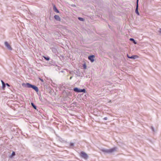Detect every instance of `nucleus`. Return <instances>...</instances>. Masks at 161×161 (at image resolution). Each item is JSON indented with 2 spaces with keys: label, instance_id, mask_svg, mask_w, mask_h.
<instances>
[{
  "label": "nucleus",
  "instance_id": "obj_1",
  "mask_svg": "<svg viewBox=\"0 0 161 161\" xmlns=\"http://www.w3.org/2000/svg\"><path fill=\"white\" fill-rule=\"evenodd\" d=\"M22 85L25 87L31 88L34 90L36 92H38L39 91L38 88L37 86L34 85H32L29 83H26L25 84L24 83L22 84Z\"/></svg>",
  "mask_w": 161,
  "mask_h": 161
},
{
  "label": "nucleus",
  "instance_id": "obj_2",
  "mask_svg": "<svg viewBox=\"0 0 161 161\" xmlns=\"http://www.w3.org/2000/svg\"><path fill=\"white\" fill-rule=\"evenodd\" d=\"M80 155L81 157L86 159L88 158L87 154L84 152H81L80 153Z\"/></svg>",
  "mask_w": 161,
  "mask_h": 161
},
{
  "label": "nucleus",
  "instance_id": "obj_3",
  "mask_svg": "<svg viewBox=\"0 0 161 161\" xmlns=\"http://www.w3.org/2000/svg\"><path fill=\"white\" fill-rule=\"evenodd\" d=\"M74 91L75 92H84V93H85L86 92V91L85 89H78L77 87L74 88Z\"/></svg>",
  "mask_w": 161,
  "mask_h": 161
},
{
  "label": "nucleus",
  "instance_id": "obj_4",
  "mask_svg": "<svg viewBox=\"0 0 161 161\" xmlns=\"http://www.w3.org/2000/svg\"><path fill=\"white\" fill-rule=\"evenodd\" d=\"M115 150V148H113L112 149L109 150H103V152L107 153H111L114 151Z\"/></svg>",
  "mask_w": 161,
  "mask_h": 161
},
{
  "label": "nucleus",
  "instance_id": "obj_5",
  "mask_svg": "<svg viewBox=\"0 0 161 161\" xmlns=\"http://www.w3.org/2000/svg\"><path fill=\"white\" fill-rule=\"evenodd\" d=\"M4 44L5 46L8 49L10 50L12 49V47H11L8 44L7 42H5L4 43Z\"/></svg>",
  "mask_w": 161,
  "mask_h": 161
},
{
  "label": "nucleus",
  "instance_id": "obj_6",
  "mask_svg": "<svg viewBox=\"0 0 161 161\" xmlns=\"http://www.w3.org/2000/svg\"><path fill=\"white\" fill-rule=\"evenodd\" d=\"M95 56L93 55L90 56L88 57V59L90 60L92 62H93L94 61V58Z\"/></svg>",
  "mask_w": 161,
  "mask_h": 161
},
{
  "label": "nucleus",
  "instance_id": "obj_7",
  "mask_svg": "<svg viewBox=\"0 0 161 161\" xmlns=\"http://www.w3.org/2000/svg\"><path fill=\"white\" fill-rule=\"evenodd\" d=\"M138 0H137V5H136V10H135V12H136V13L138 15H139V14L138 12Z\"/></svg>",
  "mask_w": 161,
  "mask_h": 161
},
{
  "label": "nucleus",
  "instance_id": "obj_8",
  "mask_svg": "<svg viewBox=\"0 0 161 161\" xmlns=\"http://www.w3.org/2000/svg\"><path fill=\"white\" fill-rule=\"evenodd\" d=\"M127 57L129 58H133V59H134L138 58V56L137 55H132L131 57H129L128 56V55H127Z\"/></svg>",
  "mask_w": 161,
  "mask_h": 161
},
{
  "label": "nucleus",
  "instance_id": "obj_9",
  "mask_svg": "<svg viewBox=\"0 0 161 161\" xmlns=\"http://www.w3.org/2000/svg\"><path fill=\"white\" fill-rule=\"evenodd\" d=\"M54 18L57 20L58 21H61V19L60 17L58 15H55L54 16Z\"/></svg>",
  "mask_w": 161,
  "mask_h": 161
},
{
  "label": "nucleus",
  "instance_id": "obj_10",
  "mask_svg": "<svg viewBox=\"0 0 161 161\" xmlns=\"http://www.w3.org/2000/svg\"><path fill=\"white\" fill-rule=\"evenodd\" d=\"M53 9L54 10V11H55L57 13H59V11L58 10V9H57L55 5L54 4H53Z\"/></svg>",
  "mask_w": 161,
  "mask_h": 161
},
{
  "label": "nucleus",
  "instance_id": "obj_11",
  "mask_svg": "<svg viewBox=\"0 0 161 161\" xmlns=\"http://www.w3.org/2000/svg\"><path fill=\"white\" fill-rule=\"evenodd\" d=\"M31 105L35 109H36V106L33 103H32Z\"/></svg>",
  "mask_w": 161,
  "mask_h": 161
},
{
  "label": "nucleus",
  "instance_id": "obj_12",
  "mask_svg": "<svg viewBox=\"0 0 161 161\" xmlns=\"http://www.w3.org/2000/svg\"><path fill=\"white\" fill-rule=\"evenodd\" d=\"M5 84L4 83H3V84H2V87L3 89H4V88L5 87Z\"/></svg>",
  "mask_w": 161,
  "mask_h": 161
},
{
  "label": "nucleus",
  "instance_id": "obj_13",
  "mask_svg": "<svg viewBox=\"0 0 161 161\" xmlns=\"http://www.w3.org/2000/svg\"><path fill=\"white\" fill-rule=\"evenodd\" d=\"M78 19L80 21H84V19L82 18L79 17Z\"/></svg>",
  "mask_w": 161,
  "mask_h": 161
},
{
  "label": "nucleus",
  "instance_id": "obj_14",
  "mask_svg": "<svg viewBox=\"0 0 161 161\" xmlns=\"http://www.w3.org/2000/svg\"><path fill=\"white\" fill-rule=\"evenodd\" d=\"M44 58L47 60H49L50 59L49 57H44Z\"/></svg>",
  "mask_w": 161,
  "mask_h": 161
},
{
  "label": "nucleus",
  "instance_id": "obj_15",
  "mask_svg": "<svg viewBox=\"0 0 161 161\" xmlns=\"http://www.w3.org/2000/svg\"><path fill=\"white\" fill-rule=\"evenodd\" d=\"M83 67H84V69H86V65L85 64H83Z\"/></svg>",
  "mask_w": 161,
  "mask_h": 161
},
{
  "label": "nucleus",
  "instance_id": "obj_16",
  "mask_svg": "<svg viewBox=\"0 0 161 161\" xmlns=\"http://www.w3.org/2000/svg\"><path fill=\"white\" fill-rule=\"evenodd\" d=\"M15 155V152H12V155H11L12 156H13Z\"/></svg>",
  "mask_w": 161,
  "mask_h": 161
},
{
  "label": "nucleus",
  "instance_id": "obj_17",
  "mask_svg": "<svg viewBox=\"0 0 161 161\" xmlns=\"http://www.w3.org/2000/svg\"><path fill=\"white\" fill-rule=\"evenodd\" d=\"M130 40H131V41H134V39H133V38H130Z\"/></svg>",
  "mask_w": 161,
  "mask_h": 161
},
{
  "label": "nucleus",
  "instance_id": "obj_18",
  "mask_svg": "<svg viewBox=\"0 0 161 161\" xmlns=\"http://www.w3.org/2000/svg\"><path fill=\"white\" fill-rule=\"evenodd\" d=\"M6 85L7 86H10L9 85L8 83H6Z\"/></svg>",
  "mask_w": 161,
  "mask_h": 161
},
{
  "label": "nucleus",
  "instance_id": "obj_19",
  "mask_svg": "<svg viewBox=\"0 0 161 161\" xmlns=\"http://www.w3.org/2000/svg\"><path fill=\"white\" fill-rule=\"evenodd\" d=\"M1 82L2 84H3V83H4V82L2 80H1Z\"/></svg>",
  "mask_w": 161,
  "mask_h": 161
},
{
  "label": "nucleus",
  "instance_id": "obj_20",
  "mask_svg": "<svg viewBox=\"0 0 161 161\" xmlns=\"http://www.w3.org/2000/svg\"><path fill=\"white\" fill-rule=\"evenodd\" d=\"M159 31L160 32H161V29H160Z\"/></svg>",
  "mask_w": 161,
  "mask_h": 161
},
{
  "label": "nucleus",
  "instance_id": "obj_21",
  "mask_svg": "<svg viewBox=\"0 0 161 161\" xmlns=\"http://www.w3.org/2000/svg\"><path fill=\"white\" fill-rule=\"evenodd\" d=\"M134 41V43L135 44H136V42H135V41Z\"/></svg>",
  "mask_w": 161,
  "mask_h": 161
},
{
  "label": "nucleus",
  "instance_id": "obj_22",
  "mask_svg": "<svg viewBox=\"0 0 161 161\" xmlns=\"http://www.w3.org/2000/svg\"><path fill=\"white\" fill-rule=\"evenodd\" d=\"M104 119H107V118H104Z\"/></svg>",
  "mask_w": 161,
  "mask_h": 161
},
{
  "label": "nucleus",
  "instance_id": "obj_23",
  "mask_svg": "<svg viewBox=\"0 0 161 161\" xmlns=\"http://www.w3.org/2000/svg\"><path fill=\"white\" fill-rule=\"evenodd\" d=\"M71 78H72V77H70V79H71Z\"/></svg>",
  "mask_w": 161,
  "mask_h": 161
},
{
  "label": "nucleus",
  "instance_id": "obj_24",
  "mask_svg": "<svg viewBox=\"0 0 161 161\" xmlns=\"http://www.w3.org/2000/svg\"><path fill=\"white\" fill-rule=\"evenodd\" d=\"M41 80L42 81H43V80Z\"/></svg>",
  "mask_w": 161,
  "mask_h": 161
}]
</instances>
